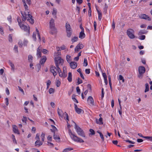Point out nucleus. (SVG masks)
Segmentation results:
<instances>
[{
  "instance_id": "28",
  "label": "nucleus",
  "mask_w": 152,
  "mask_h": 152,
  "mask_svg": "<svg viewBox=\"0 0 152 152\" xmlns=\"http://www.w3.org/2000/svg\"><path fill=\"white\" fill-rule=\"evenodd\" d=\"M9 63L12 69L14 70L15 67L14 64L10 61H9Z\"/></svg>"
},
{
  "instance_id": "56",
  "label": "nucleus",
  "mask_w": 152,
  "mask_h": 152,
  "mask_svg": "<svg viewBox=\"0 0 152 152\" xmlns=\"http://www.w3.org/2000/svg\"><path fill=\"white\" fill-rule=\"evenodd\" d=\"M96 26H97L96 23L95 21H94V31H96Z\"/></svg>"
},
{
  "instance_id": "51",
  "label": "nucleus",
  "mask_w": 152,
  "mask_h": 152,
  "mask_svg": "<svg viewBox=\"0 0 152 152\" xmlns=\"http://www.w3.org/2000/svg\"><path fill=\"white\" fill-rule=\"evenodd\" d=\"M18 44L19 45V47H22L23 46V43L22 41L21 40H19L18 43Z\"/></svg>"
},
{
  "instance_id": "15",
  "label": "nucleus",
  "mask_w": 152,
  "mask_h": 152,
  "mask_svg": "<svg viewBox=\"0 0 152 152\" xmlns=\"http://www.w3.org/2000/svg\"><path fill=\"white\" fill-rule=\"evenodd\" d=\"M13 131L15 133H16L18 134H19V132L18 130L17 127L15 125L13 126Z\"/></svg>"
},
{
  "instance_id": "29",
  "label": "nucleus",
  "mask_w": 152,
  "mask_h": 152,
  "mask_svg": "<svg viewBox=\"0 0 152 152\" xmlns=\"http://www.w3.org/2000/svg\"><path fill=\"white\" fill-rule=\"evenodd\" d=\"M51 126L53 128V129H50L51 131L53 132H55L56 130H57V129L56 128V127L54 125H51Z\"/></svg>"
},
{
  "instance_id": "30",
  "label": "nucleus",
  "mask_w": 152,
  "mask_h": 152,
  "mask_svg": "<svg viewBox=\"0 0 152 152\" xmlns=\"http://www.w3.org/2000/svg\"><path fill=\"white\" fill-rule=\"evenodd\" d=\"M145 92H146L148 91L149 90V85L148 83H146L145 84Z\"/></svg>"
},
{
  "instance_id": "64",
  "label": "nucleus",
  "mask_w": 152,
  "mask_h": 152,
  "mask_svg": "<svg viewBox=\"0 0 152 152\" xmlns=\"http://www.w3.org/2000/svg\"><path fill=\"white\" fill-rule=\"evenodd\" d=\"M57 12L56 10L53 9L52 12L53 15H56L57 13Z\"/></svg>"
},
{
  "instance_id": "10",
  "label": "nucleus",
  "mask_w": 152,
  "mask_h": 152,
  "mask_svg": "<svg viewBox=\"0 0 152 152\" xmlns=\"http://www.w3.org/2000/svg\"><path fill=\"white\" fill-rule=\"evenodd\" d=\"M72 139L74 141L77 142H79L80 143L84 142V140H83L82 139L75 135L74 136Z\"/></svg>"
},
{
  "instance_id": "58",
  "label": "nucleus",
  "mask_w": 152,
  "mask_h": 152,
  "mask_svg": "<svg viewBox=\"0 0 152 152\" xmlns=\"http://www.w3.org/2000/svg\"><path fill=\"white\" fill-rule=\"evenodd\" d=\"M85 72L86 74H89L90 73V69H85Z\"/></svg>"
},
{
  "instance_id": "59",
  "label": "nucleus",
  "mask_w": 152,
  "mask_h": 152,
  "mask_svg": "<svg viewBox=\"0 0 152 152\" xmlns=\"http://www.w3.org/2000/svg\"><path fill=\"white\" fill-rule=\"evenodd\" d=\"M42 53L44 54H47L48 51V50L45 49H43L42 50Z\"/></svg>"
},
{
  "instance_id": "14",
  "label": "nucleus",
  "mask_w": 152,
  "mask_h": 152,
  "mask_svg": "<svg viewBox=\"0 0 152 152\" xmlns=\"http://www.w3.org/2000/svg\"><path fill=\"white\" fill-rule=\"evenodd\" d=\"M70 65L72 69H75L77 66V63L75 62H72L70 63Z\"/></svg>"
},
{
  "instance_id": "34",
  "label": "nucleus",
  "mask_w": 152,
  "mask_h": 152,
  "mask_svg": "<svg viewBox=\"0 0 152 152\" xmlns=\"http://www.w3.org/2000/svg\"><path fill=\"white\" fill-rule=\"evenodd\" d=\"M45 134L43 132H42L40 137L42 139V141L43 142H44V138L45 137Z\"/></svg>"
},
{
  "instance_id": "11",
  "label": "nucleus",
  "mask_w": 152,
  "mask_h": 152,
  "mask_svg": "<svg viewBox=\"0 0 152 152\" xmlns=\"http://www.w3.org/2000/svg\"><path fill=\"white\" fill-rule=\"evenodd\" d=\"M83 47V45L80 43L78 44L75 48V52H78L80 50L82 49Z\"/></svg>"
},
{
  "instance_id": "12",
  "label": "nucleus",
  "mask_w": 152,
  "mask_h": 152,
  "mask_svg": "<svg viewBox=\"0 0 152 152\" xmlns=\"http://www.w3.org/2000/svg\"><path fill=\"white\" fill-rule=\"evenodd\" d=\"M87 101L90 105H94V99L91 96H89L88 97L87 99Z\"/></svg>"
},
{
  "instance_id": "8",
  "label": "nucleus",
  "mask_w": 152,
  "mask_h": 152,
  "mask_svg": "<svg viewBox=\"0 0 152 152\" xmlns=\"http://www.w3.org/2000/svg\"><path fill=\"white\" fill-rule=\"evenodd\" d=\"M134 31L132 29H129L127 30V34L128 37L131 39H134L135 36L133 34Z\"/></svg>"
},
{
  "instance_id": "21",
  "label": "nucleus",
  "mask_w": 152,
  "mask_h": 152,
  "mask_svg": "<svg viewBox=\"0 0 152 152\" xmlns=\"http://www.w3.org/2000/svg\"><path fill=\"white\" fill-rule=\"evenodd\" d=\"M66 36L67 37L70 38L71 37L72 33V30L66 31Z\"/></svg>"
},
{
  "instance_id": "26",
  "label": "nucleus",
  "mask_w": 152,
  "mask_h": 152,
  "mask_svg": "<svg viewBox=\"0 0 152 152\" xmlns=\"http://www.w3.org/2000/svg\"><path fill=\"white\" fill-rule=\"evenodd\" d=\"M147 33V31L145 30H141L138 33V35H140L142 34H146Z\"/></svg>"
},
{
  "instance_id": "33",
  "label": "nucleus",
  "mask_w": 152,
  "mask_h": 152,
  "mask_svg": "<svg viewBox=\"0 0 152 152\" xmlns=\"http://www.w3.org/2000/svg\"><path fill=\"white\" fill-rule=\"evenodd\" d=\"M57 111H58V115L59 116H61V115L63 113V112H62V110L61 109H60L59 108H58Z\"/></svg>"
},
{
  "instance_id": "24",
  "label": "nucleus",
  "mask_w": 152,
  "mask_h": 152,
  "mask_svg": "<svg viewBox=\"0 0 152 152\" xmlns=\"http://www.w3.org/2000/svg\"><path fill=\"white\" fill-rule=\"evenodd\" d=\"M33 57L31 55H29L28 56V60L29 62L32 63Z\"/></svg>"
},
{
  "instance_id": "23",
  "label": "nucleus",
  "mask_w": 152,
  "mask_h": 152,
  "mask_svg": "<svg viewBox=\"0 0 152 152\" xmlns=\"http://www.w3.org/2000/svg\"><path fill=\"white\" fill-rule=\"evenodd\" d=\"M67 79L69 82H71L72 81V74L71 72L68 73V75Z\"/></svg>"
},
{
  "instance_id": "42",
  "label": "nucleus",
  "mask_w": 152,
  "mask_h": 152,
  "mask_svg": "<svg viewBox=\"0 0 152 152\" xmlns=\"http://www.w3.org/2000/svg\"><path fill=\"white\" fill-rule=\"evenodd\" d=\"M118 80H122L123 82H124V79L123 77L121 75H119Z\"/></svg>"
},
{
  "instance_id": "25",
  "label": "nucleus",
  "mask_w": 152,
  "mask_h": 152,
  "mask_svg": "<svg viewBox=\"0 0 152 152\" xmlns=\"http://www.w3.org/2000/svg\"><path fill=\"white\" fill-rule=\"evenodd\" d=\"M98 14V19L99 20H101L102 18V15L101 12L97 10Z\"/></svg>"
},
{
  "instance_id": "57",
  "label": "nucleus",
  "mask_w": 152,
  "mask_h": 152,
  "mask_svg": "<svg viewBox=\"0 0 152 152\" xmlns=\"http://www.w3.org/2000/svg\"><path fill=\"white\" fill-rule=\"evenodd\" d=\"M100 135L102 141H104V139L103 134L102 133H100Z\"/></svg>"
},
{
  "instance_id": "60",
  "label": "nucleus",
  "mask_w": 152,
  "mask_h": 152,
  "mask_svg": "<svg viewBox=\"0 0 152 152\" xmlns=\"http://www.w3.org/2000/svg\"><path fill=\"white\" fill-rule=\"evenodd\" d=\"M0 32L1 34L2 35L4 34L3 30V27H0Z\"/></svg>"
},
{
  "instance_id": "9",
  "label": "nucleus",
  "mask_w": 152,
  "mask_h": 152,
  "mask_svg": "<svg viewBox=\"0 0 152 152\" xmlns=\"http://www.w3.org/2000/svg\"><path fill=\"white\" fill-rule=\"evenodd\" d=\"M139 17L140 18L144 19L148 21H151V18L145 14H141L139 16Z\"/></svg>"
},
{
  "instance_id": "4",
  "label": "nucleus",
  "mask_w": 152,
  "mask_h": 152,
  "mask_svg": "<svg viewBox=\"0 0 152 152\" xmlns=\"http://www.w3.org/2000/svg\"><path fill=\"white\" fill-rule=\"evenodd\" d=\"M55 64L56 67L58 69H60L59 67V64H62L64 62V60L61 59L60 57L57 56L55 58Z\"/></svg>"
},
{
  "instance_id": "62",
  "label": "nucleus",
  "mask_w": 152,
  "mask_h": 152,
  "mask_svg": "<svg viewBox=\"0 0 152 152\" xmlns=\"http://www.w3.org/2000/svg\"><path fill=\"white\" fill-rule=\"evenodd\" d=\"M91 8H90V9H89L88 11V16L89 17H91Z\"/></svg>"
},
{
  "instance_id": "38",
  "label": "nucleus",
  "mask_w": 152,
  "mask_h": 152,
  "mask_svg": "<svg viewBox=\"0 0 152 152\" xmlns=\"http://www.w3.org/2000/svg\"><path fill=\"white\" fill-rule=\"evenodd\" d=\"M26 120H27V118L25 116H23V118H22V121L25 124H26Z\"/></svg>"
},
{
  "instance_id": "16",
  "label": "nucleus",
  "mask_w": 152,
  "mask_h": 152,
  "mask_svg": "<svg viewBox=\"0 0 152 152\" xmlns=\"http://www.w3.org/2000/svg\"><path fill=\"white\" fill-rule=\"evenodd\" d=\"M53 138L54 140H56L57 142H59L60 141V139L58 135H56L55 132H54Z\"/></svg>"
},
{
  "instance_id": "20",
  "label": "nucleus",
  "mask_w": 152,
  "mask_h": 152,
  "mask_svg": "<svg viewBox=\"0 0 152 152\" xmlns=\"http://www.w3.org/2000/svg\"><path fill=\"white\" fill-rule=\"evenodd\" d=\"M85 37V34L84 33V31H81L80 33L79 38L81 39L84 38Z\"/></svg>"
},
{
  "instance_id": "2",
  "label": "nucleus",
  "mask_w": 152,
  "mask_h": 152,
  "mask_svg": "<svg viewBox=\"0 0 152 152\" xmlns=\"http://www.w3.org/2000/svg\"><path fill=\"white\" fill-rule=\"evenodd\" d=\"M17 20L20 28L22 29L23 30L29 33L30 31L29 27H27V26L24 25L22 22H21V20L20 17H18L17 18Z\"/></svg>"
},
{
  "instance_id": "37",
  "label": "nucleus",
  "mask_w": 152,
  "mask_h": 152,
  "mask_svg": "<svg viewBox=\"0 0 152 152\" xmlns=\"http://www.w3.org/2000/svg\"><path fill=\"white\" fill-rule=\"evenodd\" d=\"M75 110L78 114H80L81 113L82 110L80 108H78L77 109H75Z\"/></svg>"
},
{
  "instance_id": "5",
  "label": "nucleus",
  "mask_w": 152,
  "mask_h": 152,
  "mask_svg": "<svg viewBox=\"0 0 152 152\" xmlns=\"http://www.w3.org/2000/svg\"><path fill=\"white\" fill-rule=\"evenodd\" d=\"M50 28L51 30L54 31H57V29L55 27L54 20L52 18L50 21Z\"/></svg>"
},
{
  "instance_id": "40",
  "label": "nucleus",
  "mask_w": 152,
  "mask_h": 152,
  "mask_svg": "<svg viewBox=\"0 0 152 152\" xmlns=\"http://www.w3.org/2000/svg\"><path fill=\"white\" fill-rule=\"evenodd\" d=\"M22 1L23 3L24 6L25 7V9H26V10H27L28 7L26 3L25 0H22Z\"/></svg>"
},
{
  "instance_id": "52",
  "label": "nucleus",
  "mask_w": 152,
  "mask_h": 152,
  "mask_svg": "<svg viewBox=\"0 0 152 152\" xmlns=\"http://www.w3.org/2000/svg\"><path fill=\"white\" fill-rule=\"evenodd\" d=\"M89 131L90 132V134L94 135L95 134V132L94 130L92 129H90Z\"/></svg>"
},
{
  "instance_id": "13",
  "label": "nucleus",
  "mask_w": 152,
  "mask_h": 152,
  "mask_svg": "<svg viewBox=\"0 0 152 152\" xmlns=\"http://www.w3.org/2000/svg\"><path fill=\"white\" fill-rule=\"evenodd\" d=\"M42 50L41 48L39 47L37 50V55L38 58H40L41 57V51Z\"/></svg>"
},
{
  "instance_id": "35",
  "label": "nucleus",
  "mask_w": 152,
  "mask_h": 152,
  "mask_svg": "<svg viewBox=\"0 0 152 152\" xmlns=\"http://www.w3.org/2000/svg\"><path fill=\"white\" fill-rule=\"evenodd\" d=\"M69 135L71 136V138L72 139L74 136H75V135L72 133L71 130L70 129H69Z\"/></svg>"
},
{
  "instance_id": "50",
  "label": "nucleus",
  "mask_w": 152,
  "mask_h": 152,
  "mask_svg": "<svg viewBox=\"0 0 152 152\" xmlns=\"http://www.w3.org/2000/svg\"><path fill=\"white\" fill-rule=\"evenodd\" d=\"M14 50L15 51V53H18V47L16 45H15L14 48Z\"/></svg>"
},
{
  "instance_id": "27",
  "label": "nucleus",
  "mask_w": 152,
  "mask_h": 152,
  "mask_svg": "<svg viewBox=\"0 0 152 152\" xmlns=\"http://www.w3.org/2000/svg\"><path fill=\"white\" fill-rule=\"evenodd\" d=\"M73 150V148H67L64 149L63 151V152H68L71 150Z\"/></svg>"
},
{
  "instance_id": "47",
  "label": "nucleus",
  "mask_w": 152,
  "mask_h": 152,
  "mask_svg": "<svg viewBox=\"0 0 152 152\" xmlns=\"http://www.w3.org/2000/svg\"><path fill=\"white\" fill-rule=\"evenodd\" d=\"M49 91V94H51L52 93H53L54 92V90L52 88H50Z\"/></svg>"
},
{
  "instance_id": "6",
  "label": "nucleus",
  "mask_w": 152,
  "mask_h": 152,
  "mask_svg": "<svg viewBox=\"0 0 152 152\" xmlns=\"http://www.w3.org/2000/svg\"><path fill=\"white\" fill-rule=\"evenodd\" d=\"M59 69L53 66H51L50 68V71L54 77L57 75Z\"/></svg>"
},
{
  "instance_id": "22",
  "label": "nucleus",
  "mask_w": 152,
  "mask_h": 152,
  "mask_svg": "<svg viewBox=\"0 0 152 152\" xmlns=\"http://www.w3.org/2000/svg\"><path fill=\"white\" fill-rule=\"evenodd\" d=\"M96 123L102 125L103 124L102 122V118L101 117L98 120L97 119H96Z\"/></svg>"
},
{
  "instance_id": "44",
  "label": "nucleus",
  "mask_w": 152,
  "mask_h": 152,
  "mask_svg": "<svg viewBox=\"0 0 152 152\" xmlns=\"http://www.w3.org/2000/svg\"><path fill=\"white\" fill-rule=\"evenodd\" d=\"M12 138L13 140V141L16 144H17V141L16 140V139L15 138V135L13 134H12Z\"/></svg>"
},
{
  "instance_id": "31",
  "label": "nucleus",
  "mask_w": 152,
  "mask_h": 152,
  "mask_svg": "<svg viewBox=\"0 0 152 152\" xmlns=\"http://www.w3.org/2000/svg\"><path fill=\"white\" fill-rule=\"evenodd\" d=\"M108 7L107 5V4H105V5H104V11H103L104 12L105 14L107 12V9L108 8Z\"/></svg>"
},
{
  "instance_id": "48",
  "label": "nucleus",
  "mask_w": 152,
  "mask_h": 152,
  "mask_svg": "<svg viewBox=\"0 0 152 152\" xmlns=\"http://www.w3.org/2000/svg\"><path fill=\"white\" fill-rule=\"evenodd\" d=\"M58 72L59 76L61 77H63V73H62V72L60 69L59 70H58Z\"/></svg>"
},
{
  "instance_id": "41",
  "label": "nucleus",
  "mask_w": 152,
  "mask_h": 152,
  "mask_svg": "<svg viewBox=\"0 0 152 152\" xmlns=\"http://www.w3.org/2000/svg\"><path fill=\"white\" fill-rule=\"evenodd\" d=\"M36 33L35 32H34L33 33V35H32V37L33 39H34V41H36Z\"/></svg>"
},
{
  "instance_id": "17",
  "label": "nucleus",
  "mask_w": 152,
  "mask_h": 152,
  "mask_svg": "<svg viewBox=\"0 0 152 152\" xmlns=\"http://www.w3.org/2000/svg\"><path fill=\"white\" fill-rule=\"evenodd\" d=\"M65 27L66 28V31L72 30L70 25L68 23V22L66 23Z\"/></svg>"
},
{
  "instance_id": "36",
  "label": "nucleus",
  "mask_w": 152,
  "mask_h": 152,
  "mask_svg": "<svg viewBox=\"0 0 152 152\" xmlns=\"http://www.w3.org/2000/svg\"><path fill=\"white\" fill-rule=\"evenodd\" d=\"M12 34H10L9 35L8 37V40L9 41L11 42H12Z\"/></svg>"
},
{
  "instance_id": "55",
  "label": "nucleus",
  "mask_w": 152,
  "mask_h": 152,
  "mask_svg": "<svg viewBox=\"0 0 152 152\" xmlns=\"http://www.w3.org/2000/svg\"><path fill=\"white\" fill-rule=\"evenodd\" d=\"M35 139L37 140H39V134L37 133L36 134Z\"/></svg>"
},
{
  "instance_id": "43",
  "label": "nucleus",
  "mask_w": 152,
  "mask_h": 152,
  "mask_svg": "<svg viewBox=\"0 0 152 152\" xmlns=\"http://www.w3.org/2000/svg\"><path fill=\"white\" fill-rule=\"evenodd\" d=\"M70 56H69V55H67L66 56V60L67 61L68 63H70L71 61L70 59Z\"/></svg>"
},
{
  "instance_id": "63",
  "label": "nucleus",
  "mask_w": 152,
  "mask_h": 152,
  "mask_svg": "<svg viewBox=\"0 0 152 152\" xmlns=\"http://www.w3.org/2000/svg\"><path fill=\"white\" fill-rule=\"evenodd\" d=\"M87 87L89 89L90 91L91 92V85L88 84L87 85Z\"/></svg>"
},
{
  "instance_id": "49",
  "label": "nucleus",
  "mask_w": 152,
  "mask_h": 152,
  "mask_svg": "<svg viewBox=\"0 0 152 152\" xmlns=\"http://www.w3.org/2000/svg\"><path fill=\"white\" fill-rule=\"evenodd\" d=\"M145 35H142L140 36L139 37V39L140 40H144L145 39Z\"/></svg>"
},
{
  "instance_id": "1",
  "label": "nucleus",
  "mask_w": 152,
  "mask_h": 152,
  "mask_svg": "<svg viewBox=\"0 0 152 152\" xmlns=\"http://www.w3.org/2000/svg\"><path fill=\"white\" fill-rule=\"evenodd\" d=\"M26 10L25 9V11L24 13H23L22 12H21L22 20L24 21L27 19V21H28L31 24H33L34 23V19L32 18V15L29 14L28 9H27V10Z\"/></svg>"
},
{
  "instance_id": "18",
  "label": "nucleus",
  "mask_w": 152,
  "mask_h": 152,
  "mask_svg": "<svg viewBox=\"0 0 152 152\" xmlns=\"http://www.w3.org/2000/svg\"><path fill=\"white\" fill-rule=\"evenodd\" d=\"M46 59L47 58L46 56H43L41 60H40L39 63L42 65L44 64L46 61Z\"/></svg>"
},
{
  "instance_id": "45",
  "label": "nucleus",
  "mask_w": 152,
  "mask_h": 152,
  "mask_svg": "<svg viewBox=\"0 0 152 152\" xmlns=\"http://www.w3.org/2000/svg\"><path fill=\"white\" fill-rule=\"evenodd\" d=\"M144 138L147 139L151 141H152V137L145 136L144 137Z\"/></svg>"
},
{
  "instance_id": "32",
  "label": "nucleus",
  "mask_w": 152,
  "mask_h": 152,
  "mask_svg": "<svg viewBox=\"0 0 152 152\" xmlns=\"http://www.w3.org/2000/svg\"><path fill=\"white\" fill-rule=\"evenodd\" d=\"M78 40V38L77 37H74L71 39V41L73 43L77 41Z\"/></svg>"
},
{
  "instance_id": "39",
  "label": "nucleus",
  "mask_w": 152,
  "mask_h": 152,
  "mask_svg": "<svg viewBox=\"0 0 152 152\" xmlns=\"http://www.w3.org/2000/svg\"><path fill=\"white\" fill-rule=\"evenodd\" d=\"M88 61L86 58H84V59L83 66H86L88 65Z\"/></svg>"
},
{
  "instance_id": "7",
  "label": "nucleus",
  "mask_w": 152,
  "mask_h": 152,
  "mask_svg": "<svg viewBox=\"0 0 152 152\" xmlns=\"http://www.w3.org/2000/svg\"><path fill=\"white\" fill-rule=\"evenodd\" d=\"M145 68L143 66H140L138 68V71L139 74L138 75V77L140 78L142 77V75L145 72Z\"/></svg>"
},
{
  "instance_id": "46",
  "label": "nucleus",
  "mask_w": 152,
  "mask_h": 152,
  "mask_svg": "<svg viewBox=\"0 0 152 152\" xmlns=\"http://www.w3.org/2000/svg\"><path fill=\"white\" fill-rule=\"evenodd\" d=\"M77 80V83L78 85L82 83L83 81L80 78L78 77Z\"/></svg>"
},
{
  "instance_id": "54",
  "label": "nucleus",
  "mask_w": 152,
  "mask_h": 152,
  "mask_svg": "<svg viewBox=\"0 0 152 152\" xmlns=\"http://www.w3.org/2000/svg\"><path fill=\"white\" fill-rule=\"evenodd\" d=\"M18 88L19 90L21 92L22 94L24 95L25 94L23 90L20 87L18 86Z\"/></svg>"
},
{
  "instance_id": "61",
  "label": "nucleus",
  "mask_w": 152,
  "mask_h": 152,
  "mask_svg": "<svg viewBox=\"0 0 152 152\" xmlns=\"http://www.w3.org/2000/svg\"><path fill=\"white\" fill-rule=\"evenodd\" d=\"M72 99L74 102H76L77 103H78V101L75 97H73V96H72Z\"/></svg>"
},
{
  "instance_id": "53",
  "label": "nucleus",
  "mask_w": 152,
  "mask_h": 152,
  "mask_svg": "<svg viewBox=\"0 0 152 152\" xmlns=\"http://www.w3.org/2000/svg\"><path fill=\"white\" fill-rule=\"evenodd\" d=\"M76 90L77 92L78 93V94H80V90L79 88V87L78 86H77L76 87Z\"/></svg>"
},
{
  "instance_id": "19",
  "label": "nucleus",
  "mask_w": 152,
  "mask_h": 152,
  "mask_svg": "<svg viewBox=\"0 0 152 152\" xmlns=\"http://www.w3.org/2000/svg\"><path fill=\"white\" fill-rule=\"evenodd\" d=\"M43 144V142H42L40 140H36L35 143V146H38L39 147L42 145Z\"/></svg>"
},
{
  "instance_id": "3",
  "label": "nucleus",
  "mask_w": 152,
  "mask_h": 152,
  "mask_svg": "<svg viewBox=\"0 0 152 152\" xmlns=\"http://www.w3.org/2000/svg\"><path fill=\"white\" fill-rule=\"evenodd\" d=\"M74 123L75 124V129L78 135L82 137H85V134L83 130L78 126L75 122H74Z\"/></svg>"
}]
</instances>
